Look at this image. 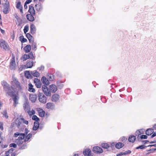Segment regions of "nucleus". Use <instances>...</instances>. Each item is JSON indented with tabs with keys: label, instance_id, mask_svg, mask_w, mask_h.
<instances>
[{
	"label": "nucleus",
	"instance_id": "1",
	"mask_svg": "<svg viewBox=\"0 0 156 156\" xmlns=\"http://www.w3.org/2000/svg\"><path fill=\"white\" fill-rule=\"evenodd\" d=\"M25 130L26 133L24 134H21L20 137H19L15 140V142L19 146V149L20 150H23L27 148V144L26 143L28 141L32 136V134L31 133H29L26 136L28 131L27 128H26Z\"/></svg>",
	"mask_w": 156,
	"mask_h": 156
},
{
	"label": "nucleus",
	"instance_id": "2",
	"mask_svg": "<svg viewBox=\"0 0 156 156\" xmlns=\"http://www.w3.org/2000/svg\"><path fill=\"white\" fill-rule=\"evenodd\" d=\"M12 88L13 89H16L18 90H21V87L20 83L15 78L13 79L11 83Z\"/></svg>",
	"mask_w": 156,
	"mask_h": 156
},
{
	"label": "nucleus",
	"instance_id": "3",
	"mask_svg": "<svg viewBox=\"0 0 156 156\" xmlns=\"http://www.w3.org/2000/svg\"><path fill=\"white\" fill-rule=\"evenodd\" d=\"M1 84L3 87V89L6 93L9 95H11L13 93L12 91H9L10 90V88L9 84L5 81L1 82Z\"/></svg>",
	"mask_w": 156,
	"mask_h": 156
},
{
	"label": "nucleus",
	"instance_id": "4",
	"mask_svg": "<svg viewBox=\"0 0 156 156\" xmlns=\"http://www.w3.org/2000/svg\"><path fill=\"white\" fill-rule=\"evenodd\" d=\"M15 56L12 54V58L10 59L9 63V67L11 70H15L16 69V61L15 60Z\"/></svg>",
	"mask_w": 156,
	"mask_h": 156
},
{
	"label": "nucleus",
	"instance_id": "5",
	"mask_svg": "<svg viewBox=\"0 0 156 156\" xmlns=\"http://www.w3.org/2000/svg\"><path fill=\"white\" fill-rule=\"evenodd\" d=\"M29 58L31 59L35 58V57L32 52H30L28 55L24 54L21 58V59L23 60V61H25Z\"/></svg>",
	"mask_w": 156,
	"mask_h": 156
},
{
	"label": "nucleus",
	"instance_id": "6",
	"mask_svg": "<svg viewBox=\"0 0 156 156\" xmlns=\"http://www.w3.org/2000/svg\"><path fill=\"white\" fill-rule=\"evenodd\" d=\"M38 100L41 103L45 104L46 102V97L42 93H39L38 94Z\"/></svg>",
	"mask_w": 156,
	"mask_h": 156
},
{
	"label": "nucleus",
	"instance_id": "7",
	"mask_svg": "<svg viewBox=\"0 0 156 156\" xmlns=\"http://www.w3.org/2000/svg\"><path fill=\"white\" fill-rule=\"evenodd\" d=\"M42 90L44 94L47 96H50L51 95V92L50 89L46 86L43 85L42 87Z\"/></svg>",
	"mask_w": 156,
	"mask_h": 156
},
{
	"label": "nucleus",
	"instance_id": "8",
	"mask_svg": "<svg viewBox=\"0 0 156 156\" xmlns=\"http://www.w3.org/2000/svg\"><path fill=\"white\" fill-rule=\"evenodd\" d=\"M146 134L147 135L150 136L152 134L151 137L153 138L156 136L155 132H154V129H149L146 131Z\"/></svg>",
	"mask_w": 156,
	"mask_h": 156
},
{
	"label": "nucleus",
	"instance_id": "9",
	"mask_svg": "<svg viewBox=\"0 0 156 156\" xmlns=\"http://www.w3.org/2000/svg\"><path fill=\"white\" fill-rule=\"evenodd\" d=\"M93 151L96 154H100L103 152L102 149L100 147L98 146H95L93 147Z\"/></svg>",
	"mask_w": 156,
	"mask_h": 156
},
{
	"label": "nucleus",
	"instance_id": "10",
	"mask_svg": "<svg viewBox=\"0 0 156 156\" xmlns=\"http://www.w3.org/2000/svg\"><path fill=\"white\" fill-rule=\"evenodd\" d=\"M34 82L36 86L38 88H40L41 86L42 83L40 80L37 78H35Z\"/></svg>",
	"mask_w": 156,
	"mask_h": 156
},
{
	"label": "nucleus",
	"instance_id": "11",
	"mask_svg": "<svg viewBox=\"0 0 156 156\" xmlns=\"http://www.w3.org/2000/svg\"><path fill=\"white\" fill-rule=\"evenodd\" d=\"M46 106L48 109L52 110L55 109V105L51 102H48L47 103Z\"/></svg>",
	"mask_w": 156,
	"mask_h": 156
},
{
	"label": "nucleus",
	"instance_id": "12",
	"mask_svg": "<svg viewBox=\"0 0 156 156\" xmlns=\"http://www.w3.org/2000/svg\"><path fill=\"white\" fill-rule=\"evenodd\" d=\"M14 149L11 148L5 153V156H15V153L13 152Z\"/></svg>",
	"mask_w": 156,
	"mask_h": 156
},
{
	"label": "nucleus",
	"instance_id": "13",
	"mask_svg": "<svg viewBox=\"0 0 156 156\" xmlns=\"http://www.w3.org/2000/svg\"><path fill=\"white\" fill-rule=\"evenodd\" d=\"M33 61H27V63L25 65H22L21 67H22V68L24 67L26 68H31L33 66Z\"/></svg>",
	"mask_w": 156,
	"mask_h": 156
},
{
	"label": "nucleus",
	"instance_id": "14",
	"mask_svg": "<svg viewBox=\"0 0 156 156\" xmlns=\"http://www.w3.org/2000/svg\"><path fill=\"white\" fill-rule=\"evenodd\" d=\"M16 8L20 10V13L22 14L23 13V6L21 4V3L20 1H19L17 2H16Z\"/></svg>",
	"mask_w": 156,
	"mask_h": 156
},
{
	"label": "nucleus",
	"instance_id": "15",
	"mask_svg": "<svg viewBox=\"0 0 156 156\" xmlns=\"http://www.w3.org/2000/svg\"><path fill=\"white\" fill-rule=\"evenodd\" d=\"M9 9V5L8 2H6L4 6L3 12L4 14H6L8 13Z\"/></svg>",
	"mask_w": 156,
	"mask_h": 156
},
{
	"label": "nucleus",
	"instance_id": "16",
	"mask_svg": "<svg viewBox=\"0 0 156 156\" xmlns=\"http://www.w3.org/2000/svg\"><path fill=\"white\" fill-rule=\"evenodd\" d=\"M12 97H13V100L14 102V106L15 107L16 106V105L18 104V100L19 98L16 94H12Z\"/></svg>",
	"mask_w": 156,
	"mask_h": 156
},
{
	"label": "nucleus",
	"instance_id": "17",
	"mask_svg": "<svg viewBox=\"0 0 156 156\" xmlns=\"http://www.w3.org/2000/svg\"><path fill=\"white\" fill-rule=\"evenodd\" d=\"M83 153L85 156H92L91 151L90 149H86L83 151Z\"/></svg>",
	"mask_w": 156,
	"mask_h": 156
},
{
	"label": "nucleus",
	"instance_id": "18",
	"mask_svg": "<svg viewBox=\"0 0 156 156\" xmlns=\"http://www.w3.org/2000/svg\"><path fill=\"white\" fill-rule=\"evenodd\" d=\"M28 12L32 15H35V10L33 6L32 5L29 6Z\"/></svg>",
	"mask_w": 156,
	"mask_h": 156
},
{
	"label": "nucleus",
	"instance_id": "19",
	"mask_svg": "<svg viewBox=\"0 0 156 156\" xmlns=\"http://www.w3.org/2000/svg\"><path fill=\"white\" fill-rule=\"evenodd\" d=\"M59 95L57 94H54L52 96L51 100L53 101L56 102L59 100Z\"/></svg>",
	"mask_w": 156,
	"mask_h": 156
},
{
	"label": "nucleus",
	"instance_id": "20",
	"mask_svg": "<svg viewBox=\"0 0 156 156\" xmlns=\"http://www.w3.org/2000/svg\"><path fill=\"white\" fill-rule=\"evenodd\" d=\"M49 87L51 92L55 93L57 90V87L55 85H51L49 86Z\"/></svg>",
	"mask_w": 156,
	"mask_h": 156
},
{
	"label": "nucleus",
	"instance_id": "21",
	"mask_svg": "<svg viewBox=\"0 0 156 156\" xmlns=\"http://www.w3.org/2000/svg\"><path fill=\"white\" fill-rule=\"evenodd\" d=\"M35 7L36 11L38 12L41 11L42 9V5L40 3H38L35 5Z\"/></svg>",
	"mask_w": 156,
	"mask_h": 156
},
{
	"label": "nucleus",
	"instance_id": "22",
	"mask_svg": "<svg viewBox=\"0 0 156 156\" xmlns=\"http://www.w3.org/2000/svg\"><path fill=\"white\" fill-rule=\"evenodd\" d=\"M37 112L39 116L43 117L45 115V112L42 109L38 108L37 109Z\"/></svg>",
	"mask_w": 156,
	"mask_h": 156
},
{
	"label": "nucleus",
	"instance_id": "23",
	"mask_svg": "<svg viewBox=\"0 0 156 156\" xmlns=\"http://www.w3.org/2000/svg\"><path fill=\"white\" fill-rule=\"evenodd\" d=\"M34 15L31 14H27L26 16L27 18L29 21L33 22L34 20Z\"/></svg>",
	"mask_w": 156,
	"mask_h": 156
},
{
	"label": "nucleus",
	"instance_id": "24",
	"mask_svg": "<svg viewBox=\"0 0 156 156\" xmlns=\"http://www.w3.org/2000/svg\"><path fill=\"white\" fill-rule=\"evenodd\" d=\"M37 98V95L30 94V95L29 99L30 100L33 102H34Z\"/></svg>",
	"mask_w": 156,
	"mask_h": 156
},
{
	"label": "nucleus",
	"instance_id": "25",
	"mask_svg": "<svg viewBox=\"0 0 156 156\" xmlns=\"http://www.w3.org/2000/svg\"><path fill=\"white\" fill-rule=\"evenodd\" d=\"M36 31V28L35 25L32 24L30 25V32L32 34L35 33Z\"/></svg>",
	"mask_w": 156,
	"mask_h": 156
},
{
	"label": "nucleus",
	"instance_id": "26",
	"mask_svg": "<svg viewBox=\"0 0 156 156\" xmlns=\"http://www.w3.org/2000/svg\"><path fill=\"white\" fill-rule=\"evenodd\" d=\"M31 49V46L29 44L27 45L23 48L25 52L26 53L29 52Z\"/></svg>",
	"mask_w": 156,
	"mask_h": 156
},
{
	"label": "nucleus",
	"instance_id": "27",
	"mask_svg": "<svg viewBox=\"0 0 156 156\" xmlns=\"http://www.w3.org/2000/svg\"><path fill=\"white\" fill-rule=\"evenodd\" d=\"M136 140V136L133 135H131L129 136L128 141L130 142L133 143Z\"/></svg>",
	"mask_w": 156,
	"mask_h": 156
},
{
	"label": "nucleus",
	"instance_id": "28",
	"mask_svg": "<svg viewBox=\"0 0 156 156\" xmlns=\"http://www.w3.org/2000/svg\"><path fill=\"white\" fill-rule=\"evenodd\" d=\"M41 81L43 83L46 85H48L49 84V81L45 77L43 76L41 78Z\"/></svg>",
	"mask_w": 156,
	"mask_h": 156
},
{
	"label": "nucleus",
	"instance_id": "29",
	"mask_svg": "<svg viewBox=\"0 0 156 156\" xmlns=\"http://www.w3.org/2000/svg\"><path fill=\"white\" fill-rule=\"evenodd\" d=\"M33 86L31 83L28 84V91L30 92H34L35 91V89L33 88Z\"/></svg>",
	"mask_w": 156,
	"mask_h": 156
},
{
	"label": "nucleus",
	"instance_id": "30",
	"mask_svg": "<svg viewBox=\"0 0 156 156\" xmlns=\"http://www.w3.org/2000/svg\"><path fill=\"white\" fill-rule=\"evenodd\" d=\"M26 36L28 39L30 43L33 42L34 41V38L29 33L27 34Z\"/></svg>",
	"mask_w": 156,
	"mask_h": 156
},
{
	"label": "nucleus",
	"instance_id": "31",
	"mask_svg": "<svg viewBox=\"0 0 156 156\" xmlns=\"http://www.w3.org/2000/svg\"><path fill=\"white\" fill-rule=\"evenodd\" d=\"M0 45L2 48L5 49L7 48L6 44L4 40H2L1 42L0 41Z\"/></svg>",
	"mask_w": 156,
	"mask_h": 156
},
{
	"label": "nucleus",
	"instance_id": "32",
	"mask_svg": "<svg viewBox=\"0 0 156 156\" xmlns=\"http://www.w3.org/2000/svg\"><path fill=\"white\" fill-rule=\"evenodd\" d=\"M31 74L34 76L38 77L40 76V73L36 70H34L31 72Z\"/></svg>",
	"mask_w": 156,
	"mask_h": 156
},
{
	"label": "nucleus",
	"instance_id": "33",
	"mask_svg": "<svg viewBox=\"0 0 156 156\" xmlns=\"http://www.w3.org/2000/svg\"><path fill=\"white\" fill-rule=\"evenodd\" d=\"M39 123L38 122H35L34 123V125L33 129L34 130H36L39 128Z\"/></svg>",
	"mask_w": 156,
	"mask_h": 156
},
{
	"label": "nucleus",
	"instance_id": "34",
	"mask_svg": "<svg viewBox=\"0 0 156 156\" xmlns=\"http://www.w3.org/2000/svg\"><path fill=\"white\" fill-rule=\"evenodd\" d=\"M124 146V144L122 143L119 142L115 144V147L118 149H119L123 147Z\"/></svg>",
	"mask_w": 156,
	"mask_h": 156
},
{
	"label": "nucleus",
	"instance_id": "35",
	"mask_svg": "<svg viewBox=\"0 0 156 156\" xmlns=\"http://www.w3.org/2000/svg\"><path fill=\"white\" fill-rule=\"evenodd\" d=\"M19 38L20 41L22 43L26 42L27 41V40L26 38H24L23 35L20 36Z\"/></svg>",
	"mask_w": 156,
	"mask_h": 156
},
{
	"label": "nucleus",
	"instance_id": "36",
	"mask_svg": "<svg viewBox=\"0 0 156 156\" xmlns=\"http://www.w3.org/2000/svg\"><path fill=\"white\" fill-rule=\"evenodd\" d=\"M16 124L18 128H19L20 125L21 123L20 120L18 119H16L15 121Z\"/></svg>",
	"mask_w": 156,
	"mask_h": 156
},
{
	"label": "nucleus",
	"instance_id": "37",
	"mask_svg": "<svg viewBox=\"0 0 156 156\" xmlns=\"http://www.w3.org/2000/svg\"><path fill=\"white\" fill-rule=\"evenodd\" d=\"M101 146L102 147L105 149H108L109 147V145L106 143L102 144Z\"/></svg>",
	"mask_w": 156,
	"mask_h": 156
},
{
	"label": "nucleus",
	"instance_id": "38",
	"mask_svg": "<svg viewBox=\"0 0 156 156\" xmlns=\"http://www.w3.org/2000/svg\"><path fill=\"white\" fill-rule=\"evenodd\" d=\"M48 78L50 81H52L54 79V76L52 74L48 75Z\"/></svg>",
	"mask_w": 156,
	"mask_h": 156
},
{
	"label": "nucleus",
	"instance_id": "39",
	"mask_svg": "<svg viewBox=\"0 0 156 156\" xmlns=\"http://www.w3.org/2000/svg\"><path fill=\"white\" fill-rule=\"evenodd\" d=\"M29 107V105L27 102H25L23 104V108L24 110L26 111L27 110L28 108Z\"/></svg>",
	"mask_w": 156,
	"mask_h": 156
},
{
	"label": "nucleus",
	"instance_id": "40",
	"mask_svg": "<svg viewBox=\"0 0 156 156\" xmlns=\"http://www.w3.org/2000/svg\"><path fill=\"white\" fill-rule=\"evenodd\" d=\"M25 76L27 78H29L31 75H30L29 71H26L25 73Z\"/></svg>",
	"mask_w": 156,
	"mask_h": 156
},
{
	"label": "nucleus",
	"instance_id": "41",
	"mask_svg": "<svg viewBox=\"0 0 156 156\" xmlns=\"http://www.w3.org/2000/svg\"><path fill=\"white\" fill-rule=\"evenodd\" d=\"M29 30V26L28 25L25 26L23 29V31L25 34H26V33Z\"/></svg>",
	"mask_w": 156,
	"mask_h": 156
},
{
	"label": "nucleus",
	"instance_id": "42",
	"mask_svg": "<svg viewBox=\"0 0 156 156\" xmlns=\"http://www.w3.org/2000/svg\"><path fill=\"white\" fill-rule=\"evenodd\" d=\"M27 113H28L30 115H32L34 114L35 113V112L34 110H32L31 111L30 110L27 111Z\"/></svg>",
	"mask_w": 156,
	"mask_h": 156
},
{
	"label": "nucleus",
	"instance_id": "43",
	"mask_svg": "<svg viewBox=\"0 0 156 156\" xmlns=\"http://www.w3.org/2000/svg\"><path fill=\"white\" fill-rule=\"evenodd\" d=\"M31 46L32 48L33 49H35L37 48L36 46V44L35 42H34V41H33V42H31Z\"/></svg>",
	"mask_w": 156,
	"mask_h": 156
},
{
	"label": "nucleus",
	"instance_id": "44",
	"mask_svg": "<svg viewBox=\"0 0 156 156\" xmlns=\"http://www.w3.org/2000/svg\"><path fill=\"white\" fill-rule=\"evenodd\" d=\"M32 119L36 122H38L39 120V118L36 115H34L32 117Z\"/></svg>",
	"mask_w": 156,
	"mask_h": 156
},
{
	"label": "nucleus",
	"instance_id": "45",
	"mask_svg": "<svg viewBox=\"0 0 156 156\" xmlns=\"http://www.w3.org/2000/svg\"><path fill=\"white\" fill-rule=\"evenodd\" d=\"M25 133H26V132H25V133H19L17 132V133H15L14 134V137H17L18 136H19V137H20V135L21 134H24Z\"/></svg>",
	"mask_w": 156,
	"mask_h": 156
},
{
	"label": "nucleus",
	"instance_id": "46",
	"mask_svg": "<svg viewBox=\"0 0 156 156\" xmlns=\"http://www.w3.org/2000/svg\"><path fill=\"white\" fill-rule=\"evenodd\" d=\"M3 114L4 117L8 119V116L6 110H4L3 112Z\"/></svg>",
	"mask_w": 156,
	"mask_h": 156
},
{
	"label": "nucleus",
	"instance_id": "47",
	"mask_svg": "<svg viewBox=\"0 0 156 156\" xmlns=\"http://www.w3.org/2000/svg\"><path fill=\"white\" fill-rule=\"evenodd\" d=\"M131 151L129 150H128L127 151H125L124 152H123L124 155H126V154H129L131 153Z\"/></svg>",
	"mask_w": 156,
	"mask_h": 156
},
{
	"label": "nucleus",
	"instance_id": "48",
	"mask_svg": "<svg viewBox=\"0 0 156 156\" xmlns=\"http://www.w3.org/2000/svg\"><path fill=\"white\" fill-rule=\"evenodd\" d=\"M144 148V145H143L140 146L138 147H136V149H142Z\"/></svg>",
	"mask_w": 156,
	"mask_h": 156
},
{
	"label": "nucleus",
	"instance_id": "49",
	"mask_svg": "<svg viewBox=\"0 0 156 156\" xmlns=\"http://www.w3.org/2000/svg\"><path fill=\"white\" fill-rule=\"evenodd\" d=\"M16 126V124L15 122H13L12 123L11 125L10 126V128H12L13 127H15Z\"/></svg>",
	"mask_w": 156,
	"mask_h": 156
},
{
	"label": "nucleus",
	"instance_id": "50",
	"mask_svg": "<svg viewBox=\"0 0 156 156\" xmlns=\"http://www.w3.org/2000/svg\"><path fill=\"white\" fill-rule=\"evenodd\" d=\"M21 120L23 121V122L24 123H25V124H27V125L29 123V122H28V121L25 120L23 118L21 119Z\"/></svg>",
	"mask_w": 156,
	"mask_h": 156
},
{
	"label": "nucleus",
	"instance_id": "51",
	"mask_svg": "<svg viewBox=\"0 0 156 156\" xmlns=\"http://www.w3.org/2000/svg\"><path fill=\"white\" fill-rule=\"evenodd\" d=\"M140 137L141 139H146L147 138V136L146 135H143L140 136Z\"/></svg>",
	"mask_w": 156,
	"mask_h": 156
},
{
	"label": "nucleus",
	"instance_id": "52",
	"mask_svg": "<svg viewBox=\"0 0 156 156\" xmlns=\"http://www.w3.org/2000/svg\"><path fill=\"white\" fill-rule=\"evenodd\" d=\"M10 146L11 147H13L14 148H16L17 147V145L15 143H12L10 144Z\"/></svg>",
	"mask_w": 156,
	"mask_h": 156
},
{
	"label": "nucleus",
	"instance_id": "53",
	"mask_svg": "<svg viewBox=\"0 0 156 156\" xmlns=\"http://www.w3.org/2000/svg\"><path fill=\"white\" fill-rule=\"evenodd\" d=\"M0 129L2 130H3V123L2 122H0Z\"/></svg>",
	"mask_w": 156,
	"mask_h": 156
},
{
	"label": "nucleus",
	"instance_id": "54",
	"mask_svg": "<svg viewBox=\"0 0 156 156\" xmlns=\"http://www.w3.org/2000/svg\"><path fill=\"white\" fill-rule=\"evenodd\" d=\"M44 69V67L43 66H41L40 67L38 68L37 69L39 70H43Z\"/></svg>",
	"mask_w": 156,
	"mask_h": 156
},
{
	"label": "nucleus",
	"instance_id": "55",
	"mask_svg": "<svg viewBox=\"0 0 156 156\" xmlns=\"http://www.w3.org/2000/svg\"><path fill=\"white\" fill-rule=\"evenodd\" d=\"M32 1V0H27L25 2L26 4H29Z\"/></svg>",
	"mask_w": 156,
	"mask_h": 156
},
{
	"label": "nucleus",
	"instance_id": "56",
	"mask_svg": "<svg viewBox=\"0 0 156 156\" xmlns=\"http://www.w3.org/2000/svg\"><path fill=\"white\" fill-rule=\"evenodd\" d=\"M124 155L123 153L121 152V153L118 154H116V156H122Z\"/></svg>",
	"mask_w": 156,
	"mask_h": 156
},
{
	"label": "nucleus",
	"instance_id": "57",
	"mask_svg": "<svg viewBox=\"0 0 156 156\" xmlns=\"http://www.w3.org/2000/svg\"><path fill=\"white\" fill-rule=\"evenodd\" d=\"M127 138H126L125 137H123L121 139V140L122 141H125L127 140Z\"/></svg>",
	"mask_w": 156,
	"mask_h": 156
},
{
	"label": "nucleus",
	"instance_id": "58",
	"mask_svg": "<svg viewBox=\"0 0 156 156\" xmlns=\"http://www.w3.org/2000/svg\"><path fill=\"white\" fill-rule=\"evenodd\" d=\"M27 4H26V3H25V2L24 5V8L25 9H27Z\"/></svg>",
	"mask_w": 156,
	"mask_h": 156
},
{
	"label": "nucleus",
	"instance_id": "59",
	"mask_svg": "<svg viewBox=\"0 0 156 156\" xmlns=\"http://www.w3.org/2000/svg\"><path fill=\"white\" fill-rule=\"evenodd\" d=\"M0 30L1 32V33L2 34H4L5 32V31L4 30L2 29L1 28L0 29Z\"/></svg>",
	"mask_w": 156,
	"mask_h": 156
},
{
	"label": "nucleus",
	"instance_id": "60",
	"mask_svg": "<svg viewBox=\"0 0 156 156\" xmlns=\"http://www.w3.org/2000/svg\"><path fill=\"white\" fill-rule=\"evenodd\" d=\"M136 133H137V134H138V135H140V131H139V130H137L136 132Z\"/></svg>",
	"mask_w": 156,
	"mask_h": 156
},
{
	"label": "nucleus",
	"instance_id": "61",
	"mask_svg": "<svg viewBox=\"0 0 156 156\" xmlns=\"http://www.w3.org/2000/svg\"><path fill=\"white\" fill-rule=\"evenodd\" d=\"M156 150V148L151 149L149 150V151H154Z\"/></svg>",
	"mask_w": 156,
	"mask_h": 156
},
{
	"label": "nucleus",
	"instance_id": "62",
	"mask_svg": "<svg viewBox=\"0 0 156 156\" xmlns=\"http://www.w3.org/2000/svg\"><path fill=\"white\" fill-rule=\"evenodd\" d=\"M2 103L0 101V109L1 108L2 106Z\"/></svg>",
	"mask_w": 156,
	"mask_h": 156
},
{
	"label": "nucleus",
	"instance_id": "63",
	"mask_svg": "<svg viewBox=\"0 0 156 156\" xmlns=\"http://www.w3.org/2000/svg\"><path fill=\"white\" fill-rule=\"evenodd\" d=\"M2 138L1 137H0V144L2 143Z\"/></svg>",
	"mask_w": 156,
	"mask_h": 156
},
{
	"label": "nucleus",
	"instance_id": "64",
	"mask_svg": "<svg viewBox=\"0 0 156 156\" xmlns=\"http://www.w3.org/2000/svg\"><path fill=\"white\" fill-rule=\"evenodd\" d=\"M154 127L156 130V124L154 125Z\"/></svg>",
	"mask_w": 156,
	"mask_h": 156
}]
</instances>
